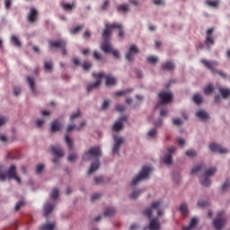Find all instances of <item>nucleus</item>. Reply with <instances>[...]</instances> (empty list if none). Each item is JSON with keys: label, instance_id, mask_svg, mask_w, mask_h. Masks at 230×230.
<instances>
[{"label": "nucleus", "instance_id": "f257e3e1", "mask_svg": "<svg viewBox=\"0 0 230 230\" xmlns=\"http://www.w3.org/2000/svg\"><path fill=\"white\" fill-rule=\"evenodd\" d=\"M17 168L15 165H11L10 168L7 170L6 172H3V166L0 165V181H5L6 178L11 180L14 179L15 181L18 182V184H21V178L17 176Z\"/></svg>", "mask_w": 230, "mask_h": 230}, {"label": "nucleus", "instance_id": "f03ea898", "mask_svg": "<svg viewBox=\"0 0 230 230\" xmlns=\"http://www.w3.org/2000/svg\"><path fill=\"white\" fill-rule=\"evenodd\" d=\"M150 172H152V168L144 166L139 172V174L131 181L130 186L134 188L135 186H137L141 181H145V179H148V175H150Z\"/></svg>", "mask_w": 230, "mask_h": 230}, {"label": "nucleus", "instance_id": "7ed1b4c3", "mask_svg": "<svg viewBox=\"0 0 230 230\" xmlns=\"http://www.w3.org/2000/svg\"><path fill=\"white\" fill-rule=\"evenodd\" d=\"M201 64L207 67V69H209L212 73H216L217 75H219L222 78H226L227 75H226L222 71L217 70V66H218V63L217 61H208L207 59H201Z\"/></svg>", "mask_w": 230, "mask_h": 230}, {"label": "nucleus", "instance_id": "20e7f679", "mask_svg": "<svg viewBox=\"0 0 230 230\" xmlns=\"http://www.w3.org/2000/svg\"><path fill=\"white\" fill-rule=\"evenodd\" d=\"M217 173V168L216 167H211L208 170L205 171V172L202 174L201 179H200V183L201 186H209L211 184V180L209 177H213Z\"/></svg>", "mask_w": 230, "mask_h": 230}, {"label": "nucleus", "instance_id": "39448f33", "mask_svg": "<svg viewBox=\"0 0 230 230\" xmlns=\"http://www.w3.org/2000/svg\"><path fill=\"white\" fill-rule=\"evenodd\" d=\"M93 157H102V149H100V146L91 147L83 155L84 161H91Z\"/></svg>", "mask_w": 230, "mask_h": 230}, {"label": "nucleus", "instance_id": "423d86ee", "mask_svg": "<svg viewBox=\"0 0 230 230\" xmlns=\"http://www.w3.org/2000/svg\"><path fill=\"white\" fill-rule=\"evenodd\" d=\"M114 29L121 30V23H111L105 25V30L102 32L103 40H109V38L111 35H112V30Z\"/></svg>", "mask_w": 230, "mask_h": 230}, {"label": "nucleus", "instance_id": "0eeeda50", "mask_svg": "<svg viewBox=\"0 0 230 230\" xmlns=\"http://www.w3.org/2000/svg\"><path fill=\"white\" fill-rule=\"evenodd\" d=\"M93 78H95L96 82L93 84H90L87 87L88 93H91L93 89H98L100 85H102V78H105V74L103 72H101L99 74L93 73Z\"/></svg>", "mask_w": 230, "mask_h": 230}, {"label": "nucleus", "instance_id": "6e6552de", "mask_svg": "<svg viewBox=\"0 0 230 230\" xmlns=\"http://www.w3.org/2000/svg\"><path fill=\"white\" fill-rule=\"evenodd\" d=\"M80 127H76V125H68L66 128V134L65 135V141L66 143V146L68 149L73 150L75 148V146L73 145V141L71 138H69V132H72V130H80Z\"/></svg>", "mask_w": 230, "mask_h": 230}, {"label": "nucleus", "instance_id": "1a4fd4ad", "mask_svg": "<svg viewBox=\"0 0 230 230\" xmlns=\"http://www.w3.org/2000/svg\"><path fill=\"white\" fill-rule=\"evenodd\" d=\"M161 206H163V201L161 200L153 201L151 203V207L146 208L145 211L143 212L144 217H147V218H152V215L154 213L153 209H159Z\"/></svg>", "mask_w": 230, "mask_h": 230}, {"label": "nucleus", "instance_id": "9d476101", "mask_svg": "<svg viewBox=\"0 0 230 230\" xmlns=\"http://www.w3.org/2000/svg\"><path fill=\"white\" fill-rule=\"evenodd\" d=\"M158 98L161 101V103H171L173 100V93L171 92L162 91L158 93Z\"/></svg>", "mask_w": 230, "mask_h": 230}, {"label": "nucleus", "instance_id": "9b49d317", "mask_svg": "<svg viewBox=\"0 0 230 230\" xmlns=\"http://www.w3.org/2000/svg\"><path fill=\"white\" fill-rule=\"evenodd\" d=\"M224 216V211H220L217 213V218H216L213 222L214 227L217 230L224 229V226L226 225V219L222 217Z\"/></svg>", "mask_w": 230, "mask_h": 230}, {"label": "nucleus", "instance_id": "f8f14e48", "mask_svg": "<svg viewBox=\"0 0 230 230\" xmlns=\"http://www.w3.org/2000/svg\"><path fill=\"white\" fill-rule=\"evenodd\" d=\"M50 153L54 155L55 159L52 160L54 163H58V157H64V150L60 146H50Z\"/></svg>", "mask_w": 230, "mask_h": 230}, {"label": "nucleus", "instance_id": "ddd939ff", "mask_svg": "<svg viewBox=\"0 0 230 230\" xmlns=\"http://www.w3.org/2000/svg\"><path fill=\"white\" fill-rule=\"evenodd\" d=\"M139 48H137V46L136 45H131L129 47L128 51L126 54V59L128 60L129 62H134V57L135 55H137V53H139Z\"/></svg>", "mask_w": 230, "mask_h": 230}, {"label": "nucleus", "instance_id": "4468645a", "mask_svg": "<svg viewBox=\"0 0 230 230\" xmlns=\"http://www.w3.org/2000/svg\"><path fill=\"white\" fill-rule=\"evenodd\" d=\"M213 31H215V29L210 28L207 31V38L205 40L206 46H208V49H211L210 46L215 45V38H213Z\"/></svg>", "mask_w": 230, "mask_h": 230}, {"label": "nucleus", "instance_id": "2eb2a0df", "mask_svg": "<svg viewBox=\"0 0 230 230\" xmlns=\"http://www.w3.org/2000/svg\"><path fill=\"white\" fill-rule=\"evenodd\" d=\"M177 150L175 146H171L167 148L168 154H166L164 157V164L170 165L173 163V158L172 157V155Z\"/></svg>", "mask_w": 230, "mask_h": 230}, {"label": "nucleus", "instance_id": "dca6fc26", "mask_svg": "<svg viewBox=\"0 0 230 230\" xmlns=\"http://www.w3.org/2000/svg\"><path fill=\"white\" fill-rule=\"evenodd\" d=\"M209 148L211 152L217 154H227V152H229V150H227L226 148H224L222 146L215 143L210 144Z\"/></svg>", "mask_w": 230, "mask_h": 230}, {"label": "nucleus", "instance_id": "f3484780", "mask_svg": "<svg viewBox=\"0 0 230 230\" xmlns=\"http://www.w3.org/2000/svg\"><path fill=\"white\" fill-rule=\"evenodd\" d=\"M113 139L115 141V145L112 148V152L113 154H119V148H121V145L125 140L122 137H118V136H114Z\"/></svg>", "mask_w": 230, "mask_h": 230}, {"label": "nucleus", "instance_id": "a211bd4d", "mask_svg": "<svg viewBox=\"0 0 230 230\" xmlns=\"http://www.w3.org/2000/svg\"><path fill=\"white\" fill-rule=\"evenodd\" d=\"M27 21L33 24L37 21V9L35 8H31L30 12L27 15Z\"/></svg>", "mask_w": 230, "mask_h": 230}, {"label": "nucleus", "instance_id": "6ab92c4d", "mask_svg": "<svg viewBox=\"0 0 230 230\" xmlns=\"http://www.w3.org/2000/svg\"><path fill=\"white\" fill-rule=\"evenodd\" d=\"M101 49L102 51H104V53H112V45H111V41L107 40H103L101 44Z\"/></svg>", "mask_w": 230, "mask_h": 230}, {"label": "nucleus", "instance_id": "aec40b11", "mask_svg": "<svg viewBox=\"0 0 230 230\" xmlns=\"http://www.w3.org/2000/svg\"><path fill=\"white\" fill-rule=\"evenodd\" d=\"M149 229L150 230H159L161 229V223H159L158 217H155L151 219L149 223Z\"/></svg>", "mask_w": 230, "mask_h": 230}, {"label": "nucleus", "instance_id": "412c9836", "mask_svg": "<svg viewBox=\"0 0 230 230\" xmlns=\"http://www.w3.org/2000/svg\"><path fill=\"white\" fill-rule=\"evenodd\" d=\"M50 48H66L65 40H55L49 42Z\"/></svg>", "mask_w": 230, "mask_h": 230}, {"label": "nucleus", "instance_id": "4be33fe9", "mask_svg": "<svg viewBox=\"0 0 230 230\" xmlns=\"http://www.w3.org/2000/svg\"><path fill=\"white\" fill-rule=\"evenodd\" d=\"M162 69H164V71H173V69H175V64L172 61H167L162 64Z\"/></svg>", "mask_w": 230, "mask_h": 230}, {"label": "nucleus", "instance_id": "5701e85b", "mask_svg": "<svg viewBox=\"0 0 230 230\" xmlns=\"http://www.w3.org/2000/svg\"><path fill=\"white\" fill-rule=\"evenodd\" d=\"M54 208H55V205L51 203H46L44 206V217H49V213L53 211Z\"/></svg>", "mask_w": 230, "mask_h": 230}, {"label": "nucleus", "instance_id": "b1692460", "mask_svg": "<svg viewBox=\"0 0 230 230\" xmlns=\"http://www.w3.org/2000/svg\"><path fill=\"white\" fill-rule=\"evenodd\" d=\"M27 82L29 84L30 89L35 94L37 93V90L35 89V78H33L31 76H28L27 77Z\"/></svg>", "mask_w": 230, "mask_h": 230}, {"label": "nucleus", "instance_id": "393cba45", "mask_svg": "<svg viewBox=\"0 0 230 230\" xmlns=\"http://www.w3.org/2000/svg\"><path fill=\"white\" fill-rule=\"evenodd\" d=\"M123 122H121V120H117L112 127V130L114 132H119V130H123Z\"/></svg>", "mask_w": 230, "mask_h": 230}, {"label": "nucleus", "instance_id": "a878e982", "mask_svg": "<svg viewBox=\"0 0 230 230\" xmlns=\"http://www.w3.org/2000/svg\"><path fill=\"white\" fill-rule=\"evenodd\" d=\"M196 116L199 118V119H208L209 114L204 110H200L196 113Z\"/></svg>", "mask_w": 230, "mask_h": 230}, {"label": "nucleus", "instance_id": "bb28decb", "mask_svg": "<svg viewBox=\"0 0 230 230\" xmlns=\"http://www.w3.org/2000/svg\"><path fill=\"white\" fill-rule=\"evenodd\" d=\"M98 168H100V163H98V162L93 163L91 164L90 170L88 172V175L94 173V172H96L98 170Z\"/></svg>", "mask_w": 230, "mask_h": 230}, {"label": "nucleus", "instance_id": "cd10ccee", "mask_svg": "<svg viewBox=\"0 0 230 230\" xmlns=\"http://www.w3.org/2000/svg\"><path fill=\"white\" fill-rule=\"evenodd\" d=\"M205 168H206V164H200L191 170V174L193 175L195 173H199V172H202V170H204Z\"/></svg>", "mask_w": 230, "mask_h": 230}, {"label": "nucleus", "instance_id": "c85d7f7f", "mask_svg": "<svg viewBox=\"0 0 230 230\" xmlns=\"http://www.w3.org/2000/svg\"><path fill=\"white\" fill-rule=\"evenodd\" d=\"M106 78V85H116V78L115 77H112L111 75H106L105 76Z\"/></svg>", "mask_w": 230, "mask_h": 230}, {"label": "nucleus", "instance_id": "c756f323", "mask_svg": "<svg viewBox=\"0 0 230 230\" xmlns=\"http://www.w3.org/2000/svg\"><path fill=\"white\" fill-rule=\"evenodd\" d=\"M215 91V85L213 84H208L204 87L203 93L204 94H211Z\"/></svg>", "mask_w": 230, "mask_h": 230}, {"label": "nucleus", "instance_id": "7c9ffc66", "mask_svg": "<svg viewBox=\"0 0 230 230\" xmlns=\"http://www.w3.org/2000/svg\"><path fill=\"white\" fill-rule=\"evenodd\" d=\"M219 93L222 95V97L226 100L230 96V90L226 88H220Z\"/></svg>", "mask_w": 230, "mask_h": 230}, {"label": "nucleus", "instance_id": "2f4dec72", "mask_svg": "<svg viewBox=\"0 0 230 230\" xmlns=\"http://www.w3.org/2000/svg\"><path fill=\"white\" fill-rule=\"evenodd\" d=\"M197 223H198L197 218L193 217L190 221V226H183L182 230H191V229H193V227H195L197 226Z\"/></svg>", "mask_w": 230, "mask_h": 230}, {"label": "nucleus", "instance_id": "473e14b6", "mask_svg": "<svg viewBox=\"0 0 230 230\" xmlns=\"http://www.w3.org/2000/svg\"><path fill=\"white\" fill-rule=\"evenodd\" d=\"M128 10H129L128 4H120L117 6V12H119V13H121V12H123V13H127Z\"/></svg>", "mask_w": 230, "mask_h": 230}, {"label": "nucleus", "instance_id": "72a5a7b5", "mask_svg": "<svg viewBox=\"0 0 230 230\" xmlns=\"http://www.w3.org/2000/svg\"><path fill=\"white\" fill-rule=\"evenodd\" d=\"M193 102H194V103H196V105H200V103H202V102H203L202 95H200V93L194 94Z\"/></svg>", "mask_w": 230, "mask_h": 230}, {"label": "nucleus", "instance_id": "f704fd0d", "mask_svg": "<svg viewBox=\"0 0 230 230\" xmlns=\"http://www.w3.org/2000/svg\"><path fill=\"white\" fill-rule=\"evenodd\" d=\"M58 130H60V123L58 120H55L51 124V132H58Z\"/></svg>", "mask_w": 230, "mask_h": 230}, {"label": "nucleus", "instance_id": "c9c22d12", "mask_svg": "<svg viewBox=\"0 0 230 230\" xmlns=\"http://www.w3.org/2000/svg\"><path fill=\"white\" fill-rule=\"evenodd\" d=\"M206 3L208 6H211L212 8H217L218 7V4H220V1L218 0H207Z\"/></svg>", "mask_w": 230, "mask_h": 230}, {"label": "nucleus", "instance_id": "e433bc0d", "mask_svg": "<svg viewBox=\"0 0 230 230\" xmlns=\"http://www.w3.org/2000/svg\"><path fill=\"white\" fill-rule=\"evenodd\" d=\"M53 229H55V224H53V223L42 225L40 227V230H53Z\"/></svg>", "mask_w": 230, "mask_h": 230}, {"label": "nucleus", "instance_id": "4c0bfd02", "mask_svg": "<svg viewBox=\"0 0 230 230\" xmlns=\"http://www.w3.org/2000/svg\"><path fill=\"white\" fill-rule=\"evenodd\" d=\"M115 213H116L115 208H109L104 210V217H112L113 215H115Z\"/></svg>", "mask_w": 230, "mask_h": 230}, {"label": "nucleus", "instance_id": "58836bf2", "mask_svg": "<svg viewBox=\"0 0 230 230\" xmlns=\"http://www.w3.org/2000/svg\"><path fill=\"white\" fill-rule=\"evenodd\" d=\"M143 191L145 190H135L129 195V197L130 199H133L134 200H136V199H137L141 195V193H143Z\"/></svg>", "mask_w": 230, "mask_h": 230}, {"label": "nucleus", "instance_id": "ea45409f", "mask_svg": "<svg viewBox=\"0 0 230 230\" xmlns=\"http://www.w3.org/2000/svg\"><path fill=\"white\" fill-rule=\"evenodd\" d=\"M61 6L65 10H73L76 6V4L75 2H72V4H61Z\"/></svg>", "mask_w": 230, "mask_h": 230}, {"label": "nucleus", "instance_id": "a19ab883", "mask_svg": "<svg viewBox=\"0 0 230 230\" xmlns=\"http://www.w3.org/2000/svg\"><path fill=\"white\" fill-rule=\"evenodd\" d=\"M180 212L181 213V215L186 217V215H188V205H186L185 203L181 204L180 206Z\"/></svg>", "mask_w": 230, "mask_h": 230}, {"label": "nucleus", "instance_id": "79ce46f5", "mask_svg": "<svg viewBox=\"0 0 230 230\" xmlns=\"http://www.w3.org/2000/svg\"><path fill=\"white\" fill-rule=\"evenodd\" d=\"M11 41L13 42V46H16V48H20L21 46V41L17 38V36L13 35L11 37Z\"/></svg>", "mask_w": 230, "mask_h": 230}, {"label": "nucleus", "instance_id": "37998d69", "mask_svg": "<svg viewBox=\"0 0 230 230\" xmlns=\"http://www.w3.org/2000/svg\"><path fill=\"white\" fill-rule=\"evenodd\" d=\"M50 199L52 200H56V199H58V189L55 188L52 190L50 193Z\"/></svg>", "mask_w": 230, "mask_h": 230}, {"label": "nucleus", "instance_id": "c03bdc74", "mask_svg": "<svg viewBox=\"0 0 230 230\" xmlns=\"http://www.w3.org/2000/svg\"><path fill=\"white\" fill-rule=\"evenodd\" d=\"M147 62H149L150 64H157L158 62V58L154 56H150L146 58Z\"/></svg>", "mask_w": 230, "mask_h": 230}, {"label": "nucleus", "instance_id": "a18cd8bd", "mask_svg": "<svg viewBox=\"0 0 230 230\" xmlns=\"http://www.w3.org/2000/svg\"><path fill=\"white\" fill-rule=\"evenodd\" d=\"M82 30H84V25H79V26H76L74 29H72L71 33L75 35V33H78V31H82Z\"/></svg>", "mask_w": 230, "mask_h": 230}, {"label": "nucleus", "instance_id": "49530a36", "mask_svg": "<svg viewBox=\"0 0 230 230\" xmlns=\"http://www.w3.org/2000/svg\"><path fill=\"white\" fill-rule=\"evenodd\" d=\"M22 206H24V199H20L17 203H16V205H15V207H14V211H19V209H21V207Z\"/></svg>", "mask_w": 230, "mask_h": 230}, {"label": "nucleus", "instance_id": "de8ad7c7", "mask_svg": "<svg viewBox=\"0 0 230 230\" xmlns=\"http://www.w3.org/2000/svg\"><path fill=\"white\" fill-rule=\"evenodd\" d=\"M185 154H186V155L188 157H195V156H197V151H195L193 149H190V150L186 151Z\"/></svg>", "mask_w": 230, "mask_h": 230}, {"label": "nucleus", "instance_id": "09e8293b", "mask_svg": "<svg viewBox=\"0 0 230 230\" xmlns=\"http://www.w3.org/2000/svg\"><path fill=\"white\" fill-rule=\"evenodd\" d=\"M132 89H129V90H126V91H119V92H117L115 93V96H123L125 94H127L128 93H132Z\"/></svg>", "mask_w": 230, "mask_h": 230}, {"label": "nucleus", "instance_id": "8fccbe9b", "mask_svg": "<svg viewBox=\"0 0 230 230\" xmlns=\"http://www.w3.org/2000/svg\"><path fill=\"white\" fill-rule=\"evenodd\" d=\"M92 66H93V65L91 64V62L85 61V62L83 64V69H84V71H89V69H91Z\"/></svg>", "mask_w": 230, "mask_h": 230}, {"label": "nucleus", "instance_id": "3c124183", "mask_svg": "<svg viewBox=\"0 0 230 230\" xmlns=\"http://www.w3.org/2000/svg\"><path fill=\"white\" fill-rule=\"evenodd\" d=\"M44 68L46 71H51V69H53V66H51V62L46 61L44 63Z\"/></svg>", "mask_w": 230, "mask_h": 230}, {"label": "nucleus", "instance_id": "603ef678", "mask_svg": "<svg viewBox=\"0 0 230 230\" xmlns=\"http://www.w3.org/2000/svg\"><path fill=\"white\" fill-rule=\"evenodd\" d=\"M198 206L199 208H206V206H209V203H208L206 200H199L198 201Z\"/></svg>", "mask_w": 230, "mask_h": 230}, {"label": "nucleus", "instance_id": "864d4df0", "mask_svg": "<svg viewBox=\"0 0 230 230\" xmlns=\"http://www.w3.org/2000/svg\"><path fill=\"white\" fill-rule=\"evenodd\" d=\"M36 170V173H40V172H42V170H44V164H40L36 166L35 168Z\"/></svg>", "mask_w": 230, "mask_h": 230}, {"label": "nucleus", "instance_id": "5fc2aeb1", "mask_svg": "<svg viewBox=\"0 0 230 230\" xmlns=\"http://www.w3.org/2000/svg\"><path fill=\"white\" fill-rule=\"evenodd\" d=\"M81 114L82 113L80 112V110H78L76 113H74L70 116V119L73 121V119H76V118H79Z\"/></svg>", "mask_w": 230, "mask_h": 230}, {"label": "nucleus", "instance_id": "6e6d98bb", "mask_svg": "<svg viewBox=\"0 0 230 230\" xmlns=\"http://www.w3.org/2000/svg\"><path fill=\"white\" fill-rule=\"evenodd\" d=\"M100 199H102V194H98V193L93 194L92 196V202H94L96 200H100Z\"/></svg>", "mask_w": 230, "mask_h": 230}, {"label": "nucleus", "instance_id": "4d7b16f0", "mask_svg": "<svg viewBox=\"0 0 230 230\" xmlns=\"http://www.w3.org/2000/svg\"><path fill=\"white\" fill-rule=\"evenodd\" d=\"M172 123H173V125H176V127H179V126L182 125V119H172Z\"/></svg>", "mask_w": 230, "mask_h": 230}, {"label": "nucleus", "instance_id": "13d9d810", "mask_svg": "<svg viewBox=\"0 0 230 230\" xmlns=\"http://www.w3.org/2000/svg\"><path fill=\"white\" fill-rule=\"evenodd\" d=\"M93 57L95 58V60H102V53H100L98 51L93 52Z\"/></svg>", "mask_w": 230, "mask_h": 230}, {"label": "nucleus", "instance_id": "bf43d9fd", "mask_svg": "<svg viewBox=\"0 0 230 230\" xmlns=\"http://www.w3.org/2000/svg\"><path fill=\"white\" fill-rule=\"evenodd\" d=\"M154 4L156 6L164 5V0H153Z\"/></svg>", "mask_w": 230, "mask_h": 230}, {"label": "nucleus", "instance_id": "052dcab7", "mask_svg": "<svg viewBox=\"0 0 230 230\" xmlns=\"http://www.w3.org/2000/svg\"><path fill=\"white\" fill-rule=\"evenodd\" d=\"M116 111H117L118 112H123V111H125V106L122 105V104H118V105L116 106Z\"/></svg>", "mask_w": 230, "mask_h": 230}, {"label": "nucleus", "instance_id": "680f3d73", "mask_svg": "<svg viewBox=\"0 0 230 230\" xmlns=\"http://www.w3.org/2000/svg\"><path fill=\"white\" fill-rule=\"evenodd\" d=\"M110 4H111V2L109 0H106L102 6V10H103V11L107 10V8H109Z\"/></svg>", "mask_w": 230, "mask_h": 230}, {"label": "nucleus", "instance_id": "e2e57ef3", "mask_svg": "<svg viewBox=\"0 0 230 230\" xmlns=\"http://www.w3.org/2000/svg\"><path fill=\"white\" fill-rule=\"evenodd\" d=\"M109 105H111V101H109V100L104 101V102L102 104L103 111H106V109H109Z\"/></svg>", "mask_w": 230, "mask_h": 230}, {"label": "nucleus", "instance_id": "0e129e2a", "mask_svg": "<svg viewBox=\"0 0 230 230\" xmlns=\"http://www.w3.org/2000/svg\"><path fill=\"white\" fill-rule=\"evenodd\" d=\"M148 136H149V137H155V136H157V130H155V129H151V130L148 132Z\"/></svg>", "mask_w": 230, "mask_h": 230}, {"label": "nucleus", "instance_id": "69168bd1", "mask_svg": "<svg viewBox=\"0 0 230 230\" xmlns=\"http://www.w3.org/2000/svg\"><path fill=\"white\" fill-rule=\"evenodd\" d=\"M111 53H112V55H113V57H114L115 58H119V57H120L119 51L111 49Z\"/></svg>", "mask_w": 230, "mask_h": 230}, {"label": "nucleus", "instance_id": "338daca9", "mask_svg": "<svg viewBox=\"0 0 230 230\" xmlns=\"http://www.w3.org/2000/svg\"><path fill=\"white\" fill-rule=\"evenodd\" d=\"M76 160V154H72L68 155V161L73 162Z\"/></svg>", "mask_w": 230, "mask_h": 230}, {"label": "nucleus", "instance_id": "774afa93", "mask_svg": "<svg viewBox=\"0 0 230 230\" xmlns=\"http://www.w3.org/2000/svg\"><path fill=\"white\" fill-rule=\"evenodd\" d=\"M96 184H101V182H103V176H99L95 178Z\"/></svg>", "mask_w": 230, "mask_h": 230}]
</instances>
